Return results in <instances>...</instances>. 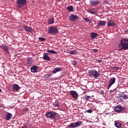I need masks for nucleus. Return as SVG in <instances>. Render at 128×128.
I'll return each mask as SVG.
<instances>
[{
	"label": "nucleus",
	"mask_w": 128,
	"mask_h": 128,
	"mask_svg": "<svg viewBox=\"0 0 128 128\" xmlns=\"http://www.w3.org/2000/svg\"><path fill=\"white\" fill-rule=\"evenodd\" d=\"M100 4V0H90V4L92 6H96Z\"/></svg>",
	"instance_id": "9"
},
{
	"label": "nucleus",
	"mask_w": 128,
	"mask_h": 128,
	"mask_svg": "<svg viewBox=\"0 0 128 128\" xmlns=\"http://www.w3.org/2000/svg\"><path fill=\"white\" fill-rule=\"evenodd\" d=\"M53 104L54 106H58V101L56 100L53 102Z\"/></svg>",
	"instance_id": "29"
},
{
	"label": "nucleus",
	"mask_w": 128,
	"mask_h": 128,
	"mask_svg": "<svg viewBox=\"0 0 128 128\" xmlns=\"http://www.w3.org/2000/svg\"><path fill=\"white\" fill-rule=\"evenodd\" d=\"M102 60H97V62H99V64H100V62H102Z\"/></svg>",
	"instance_id": "38"
},
{
	"label": "nucleus",
	"mask_w": 128,
	"mask_h": 128,
	"mask_svg": "<svg viewBox=\"0 0 128 128\" xmlns=\"http://www.w3.org/2000/svg\"><path fill=\"white\" fill-rule=\"evenodd\" d=\"M22 128H27V127H26V126H24L22 127Z\"/></svg>",
	"instance_id": "40"
},
{
	"label": "nucleus",
	"mask_w": 128,
	"mask_h": 128,
	"mask_svg": "<svg viewBox=\"0 0 128 128\" xmlns=\"http://www.w3.org/2000/svg\"><path fill=\"white\" fill-rule=\"evenodd\" d=\"M72 64H73V66H76V61L72 62Z\"/></svg>",
	"instance_id": "36"
},
{
	"label": "nucleus",
	"mask_w": 128,
	"mask_h": 128,
	"mask_svg": "<svg viewBox=\"0 0 128 128\" xmlns=\"http://www.w3.org/2000/svg\"><path fill=\"white\" fill-rule=\"evenodd\" d=\"M44 60H48V62H50V57L48 56V54L44 52L43 54V57L42 58Z\"/></svg>",
	"instance_id": "13"
},
{
	"label": "nucleus",
	"mask_w": 128,
	"mask_h": 128,
	"mask_svg": "<svg viewBox=\"0 0 128 128\" xmlns=\"http://www.w3.org/2000/svg\"><path fill=\"white\" fill-rule=\"evenodd\" d=\"M78 0V1H80V0Z\"/></svg>",
	"instance_id": "43"
},
{
	"label": "nucleus",
	"mask_w": 128,
	"mask_h": 128,
	"mask_svg": "<svg viewBox=\"0 0 128 128\" xmlns=\"http://www.w3.org/2000/svg\"><path fill=\"white\" fill-rule=\"evenodd\" d=\"M0 108H2V106L0 105Z\"/></svg>",
	"instance_id": "45"
},
{
	"label": "nucleus",
	"mask_w": 128,
	"mask_h": 128,
	"mask_svg": "<svg viewBox=\"0 0 128 128\" xmlns=\"http://www.w3.org/2000/svg\"><path fill=\"white\" fill-rule=\"evenodd\" d=\"M68 18L69 20L74 22H76V20H78V16L76 15H74L72 14H71L68 17Z\"/></svg>",
	"instance_id": "7"
},
{
	"label": "nucleus",
	"mask_w": 128,
	"mask_h": 128,
	"mask_svg": "<svg viewBox=\"0 0 128 128\" xmlns=\"http://www.w3.org/2000/svg\"><path fill=\"white\" fill-rule=\"evenodd\" d=\"M52 76V74H48V76Z\"/></svg>",
	"instance_id": "39"
},
{
	"label": "nucleus",
	"mask_w": 128,
	"mask_h": 128,
	"mask_svg": "<svg viewBox=\"0 0 128 128\" xmlns=\"http://www.w3.org/2000/svg\"><path fill=\"white\" fill-rule=\"evenodd\" d=\"M26 4V0H17L16 2V6L17 8H24Z\"/></svg>",
	"instance_id": "4"
},
{
	"label": "nucleus",
	"mask_w": 128,
	"mask_h": 128,
	"mask_svg": "<svg viewBox=\"0 0 128 128\" xmlns=\"http://www.w3.org/2000/svg\"><path fill=\"white\" fill-rule=\"evenodd\" d=\"M119 48L121 50H128V39H122L120 40V44H119Z\"/></svg>",
	"instance_id": "1"
},
{
	"label": "nucleus",
	"mask_w": 128,
	"mask_h": 128,
	"mask_svg": "<svg viewBox=\"0 0 128 128\" xmlns=\"http://www.w3.org/2000/svg\"><path fill=\"white\" fill-rule=\"evenodd\" d=\"M64 68H54L52 71V74H56V72H62Z\"/></svg>",
	"instance_id": "18"
},
{
	"label": "nucleus",
	"mask_w": 128,
	"mask_h": 128,
	"mask_svg": "<svg viewBox=\"0 0 128 128\" xmlns=\"http://www.w3.org/2000/svg\"><path fill=\"white\" fill-rule=\"evenodd\" d=\"M12 114L10 112H6V120H10L12 118Z\"/></svg>",
	"instance_id": "19"
},
{
	"label": "nucleus",
	"mask_w": 128,
	"mask_h": 128,
	"mask_svg": "<svg viewBox=\"0 0 128 128\" xmlns=\"http://www.w3.org/2000/svg\"><path fill=\"white\" fill-rule=\"evenodd\" d=\"M56 116V113L54 112H48L46 114V118H50V120H52V118H54Z\"/></svg>",
	"instance_id": "5"
},
{
	"label": "nucleus",
	"mask_w": 128,
	"mask_h": 128,
	"mask_svg": "<svg viewBox=\"0 0 128 128\" xmlns=\"http://www.w3.org/2000/svg\"><path fill=\"white\" fill-rule=\"evenodd\" d=\"M126 110V107L122 106V105H118L115 107L114 110L116 112H120Z\"/></svg>",
	"instance_id": "8"
},
{
	"label": "nucleus",
	"mask_w": 128,
	"mask_h": 128,
	"mask_svg": "<svg viewBox=\"0 0 128 128\" xmlns=\"http://www.w3.org/2000/svg\"><path fill=\"white\" fill-rule=\"evenodd\" d=\"M12 90L16 92H18L20 90V86L18 84H14L12 85Z\"/></svg>",
	"instance_id": "16"
},
{
	"label": "nucleus",
	"mask_w": 128,
	"mask_h": 128,
	"mask_svg": "<svg viewBox=\"0 0 128 128\" xmlns=\"http://www.w3.org/2000/svg\"><path fill=\"white\" fill-rule=\"evenodd\" d=\"M48 54H57L58 52H56L54 50H48Z\"/></svg>",
	"instance_id": "26"
},
{
	"label": "nucleus",
	"mask_w": 128,
	"mask_h": 128,
	"mask_svg": "<svg viewBox=\"0 0 128 128\" xmlns=\"http://www.w3.org/2000/svg\"><path fill=\"white\" fill-rule=\"evenodd\" d=\"M114 70H120V67L118 66H114L112 67Z\"/></svg>",
	"instance_id": "33"
},
{
	"label": "nucleus",
	"mask_w": 128,
	"mask_h": 128,
	"mask_svg": "<svg viewBox=\"0 0 128 128\" xmlns=\"http://www.w3.org/2000/svg\"><path fill=\"white\" fill-rule=\"evenodd\" d=\"M2 89L0 88V92H2Z\"/></svg>",
	"instance_id": "41"
},
{
	"label": "nucleus",
	"mask_w": 128,
	"mask_h": 128,
	"mask_svg": "<svg viewBox=\"0 0 128 128\" xmlns=\"http://www.w3.org/2000/svg\"><path fill=\"white\" fill-rule=\"evenodd\" d=\"M127 126H128V122H127Z\"/></svg>",
	"instance_id": "46"
},
{
	"label": "nucleus",
	"mask_w": 128,
	"mask_h": 128,
	"mask_svg": "<svg viewBox=\"0 0 128 128\" xmlns=\"http://www.w3.org/2000/svg\"><path fill=\"white\" fill-rule=\"evenodd\" d=\"M27 62L28 64H32V58H28Z\"/></svg>",
	"instance_id": "27"
},
{
	"label": "nucleus",
	"mask_w": 128,
	"mask_h": 128,
	"mask_svg": "<svg viewBox=\"0 0 128 128\" xmlns=\"http://www.w3.org/2000/svg\"><path fill=\"white\" fill-rule=\"evenodd\" d=\"M98 36V34L96 32H91L90 34V38H96Z\"/></svg>",
	"instance_id": "22"
},
{
	"label": "nucleus",
	"mask_w": 128,
	"mask_h": 128,
	"mask_svg": "<svg viewBox=\"0 0 128 128\" xmlns=\"http://www.w3.org/2000/svg\"><path fill=\"white\" fill-rule=\"evenodd\" d=\"M39 40H40V42H44V40H46V38H43V37H40L38 38Z\"/></svg>",
	"instance_id": "31"
},
{
	"label": "nucleus",
	"mask_w": 128,
	"mask_h": 128,
	"mask_svg": "<svg viewBox=\"0 0 128 128\" xmlns=\"http://www.w3.org/2000/svg\"><path fill=\"white\" fill-rule=\"evenodd\" d=\"M106 24V21H103L102 20H99V22L97 25V26H104Z\"/></svg>",
	"instance_id": "17"
},
{
	"label": "nucleus",
	"mask_w": 128,
	"mask_h": 128,
	"mask_svg": "<svg viewBox=\"0 0 128 128\" xmlns=\"http://www.w3.org/2000/svg\"><path fill=\"white\" fill-rule=\"evenodd\" d=\"M66 10H69L70 12H74V7L72 6H68L66 8Z\"/></svg>",
	"instance_id": "24"
},
{
	"label": "nucleus",
	"mask_w": 128,
	"mask_h": 128,
	"mask_svg": "<svg viewBox=\"0 0 128 128\" xmlns=\"http://www.w3.org/2000/svg\"><path fill=\"white\" fill-rule=\"evenodd\" d=\"M93 52H98V49H94V50H93Z\"/></svg>",
	"instance_id": "37"
},
{
	"label": "nucleus",
	"mask_w": 128,
	"mask_h": 128,
	"mask_svg": "<svg viewBox=\"0 0 128 128\" xmlns=\"http://www.w3.org/2000/svg\"><path fill=\"white\" fill-rule=\"evenodd\" d=\"M69 54H76V50H72L69 52Z\"/></svg>",
	"instance_id": "30"
},
{
	"label": "nucleus",
	"mask_w": 128,
	"mask_h": 128,
	"mask_svg": "<svg viewBox=\"0 0 128 128\" xmlns=\"http://www.w3.org/2000/svg\"><path fill=\"white\" fill-rule=\"evenodd\" d=\"M82 124V122L78 121L77 122H74L70 124V125L68 126L70 128H78V126H80Z\"/></svg>",
	"instance_id": "6"
},
{
	"label": "nucleus",
	"mask_w": 128,
	"mask_h": 128,
	"mask_svg": "<svg viewBox=\"0 0 128 128\" xmlns=\"http://www.w3.org/2000/svg\"><path fill=\"white\" fill-rule=\"evenodd\" d=\"M125 32H126V31H124Z\"/></svg>",
	"instance_id": "47"
},
{
	"label": "nucleus",
	"mask_w": 128,
	"mask_h": 128,
	"mask_svg": "<svg viewBox=\"0 0 128 128\" xmlns=\"http://www.w3.org/2000/svg\"><path fill=\"white\" fill-rule=\"evenodd\" d=\"M38 66H34L30 68L31 72H38Z\"/></svg>",
	"instance_id": "15"
},
{
	"label": "nucleus",
	"mask_w": 128,
	"mask_h": 128,
	"mask_svg": "<svg viewBox=\"0 0 128 128\" xmlns=\"http://www.w3.org/2000/svg\"><path fill=\"white\" fill-rule=\"evenodd\" d=\"M70 94L72 96V97L78 100V92H76L74 90H71L70 91Z\"/></svg>",
	"instance_id": "11"
},
{
	"label": "nucleus",
	"mask_w": 128,
	"mask_h": 128,
	"mask_svg": "<svg viewBox=\"0 0 128 128\" xmlns=\"http://www.w3.org/2000/svg\"><path fill=\"white\" fill-rule=\"evenodd\" d=\"M88 76H91V78H98V76H100V73L96 70L92 69L88 71Z\"/></svg>",
	"instance_id": "2"
},
{
	"label": "nucleus",
	"mask_w": 128,
	"mask_h": 128,
	"mask_svg": "<svg viewBox=\"0 0 128 128\" xmlns=\"http://www.w3.org/2000/svg\"><path fill=\"white\" fill-rule=\"evenodd\" d=\"M48 32L51 34H56L58 32V30L56 26H51L48 28Z\"/></svg>",
	"instance_id": "3"
},
{
	"label": "nucleus",
	"mask_w": 128,
	"mask_h": 128,
	"mask_svg": "<svg viewBox=\"0 0 128 128\" xmlns=\"http://www.w3.org/2000/svg\"><path fill=\"white\" fill-rule=\"evenodd\" d=\"M88 12H89V14H96V12H94V10H92V9L88 10Z\"/></svg>",
	"instance_id": "28"
},
{
	"label": "nucleus",
	"mask_w": 128,
	"mask_h": 128,
	"mask_svg": "<svg viewBox=\"0 0 128 128\" xmlns=\"http://www.w3.org/2000/svg\"><path fill=\"white\" fill-rule=\"evenodd\" d=\"M83 90H86V89H84Z\"/></svg>",
	"instance_id": "42"
},
{
	"label": "nucleus",
	"mask_w": 128,
	"mask_h": 128,
	"mask_svg": "<svg viewBox=\"0 0 128 128\" xmlns=\"http://www.w3.org/2000/svg\"><path fill=\"white\" fill-rule=\"evenodd\" d=\"M107 24H108V26H116V22L112 20H109Z\"/></svg>",
	"instance_id": "14"
},
{
	"label": "nucleus",
	"mask_w": 128,
	"mask_h": 128,
	"mask_svg": "<svg viewBox=\"0 0 128 128\" xmlns=\"http://www.w3.org/2000/svg\"><path fill=\"white\" fill-rule=\"evenodd\" d=\"M85 98H86V100H90V96H88V95H86Z\"/></svg>",
	"instance_id": "34"
},
{
	"label": "nucleus",
	"mask_w": 128,
	"mask_h": 128,
	"mask_svg": "<svg viewBox=\"0 0 128 128\" xmlns=\"http://www.w3.org/2000/svg\"><path fill=\"white\" fill-rule=\"evenodd\" d=\"M128 95L124 94H120L118 98V100H120L121 102H124V100H128Z\"/></svg>",
	"instance_id": "12"
},
{
	"label": "nucleus",
	"mask_w": 128,
	"mask_h": 128,
	"mask_svg": "<svg viewBox=\"0 0 128 128\" xmlns=\"http://www.w3.org/2000/svg\"><path fill=\"white\" fill-rule=\"evenodd\" d=\"M116 78L114 77L109 80V82L108 85V88H110V86H112V85L116 82Z\"/></svg>",
	"instance_id": "10"
},
{
	"label": "nucleus",
	"mask_w": 128,
	"mask_h": 128,
	"mask_svg": "<svg viewBox=\"0 0 128 128\" xmlns=\"http://www.w3.org/2000/svg\"><path fill=\"white\" fill-rule=\"evenodd\" d=\"M112 92V90H110V92Z\"/></svg>",
	"instance_id": "44"
},
{
	"label": "nucleus",
	"mask_w": 128,
	"mask_h": 128,
	"mask_svg": "<svg viewBox=\"0 0 128 128\" xmlns=\"http://www.w3.org/2000/svg\"><path fill=\"white\" fill-rule=\"evenodd\" d=\"M54 18L48 19V24H54Z\"/></svg>",
	"instance_id": "23"
},
{
	"label": "nucleus",
	"mask_w": 128,
	"mask_h": 128,
	"mask_svg": "<svg viewBox=\"0 0 128 128\" xmlns=\"http://www.w3.org/2000/svg\"><path fill=\"white\" fill-rule=\"evenodd\" d=\"M115 126H116V128H122V124L120 123V122H116L115 123Z\"/></svg>",
	"instance_id": "25"
},
{
	"label": "nucleus",
	"mask_w": 128,
	"mask_h": 128,
	"mask_svg": "<svg viewBox=\"0 0 128 128\" xmlns=\"http://www.w3.org/2000/svg\"><path fill=\"white\" fill-rule=\"evenodd\" d=\"M24 28L25 29L26 32H32V27H28V26H24Z\"/></svg>",
	"instance_id": "20"
},
{
	"label": "nucleus",
	"mask_w": 128,
	"mask_h": 128,
	"mask_svg": "<svg viewBox=\"0 0 128 128\" xmlns=\"http://www.w3.org/2000/svg\"><path fill=\"white\" fill-rule=\"evenodd\" d=\"M2 48L4 49V52H8V48H10L8 47V46H6V45H2L1 46Z\"/></svg>",
	"instance_id": "21"
},
{
	"label": "nucleus",
	"mask_w": 128,
	"mask_h": 128,
	"mask_svg": "<svg viewBox=\"0 0 128 128\" xmlns=\"http://www.w3.org/2000/svg\"><path fill=\"white\" fill-rule=\"evenodd\" d=\"M84 20L88 22H92L90 21V18H84Z\"/></svg>",
	"instance_id": "32"
},
{
	"label": "nucleus",
	"mask_w": 128,
	"mask_h": 128,
	"mask_svg": "<svg viewBox=\"0 0 128 128\" xmlns=\"http://www.w3.org/2000/svg\"><path fill=\"white\" fill-rule=\"evenodd\" d=\"M86 112H88V114H92V110L89 109L86 110Z\"/></svg>",
	"instance_id": "35"
}]
</instances>
